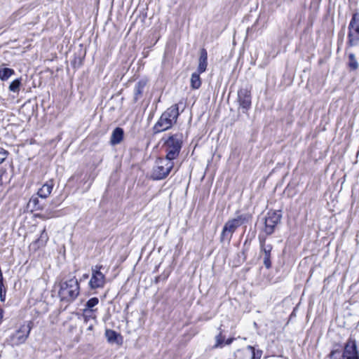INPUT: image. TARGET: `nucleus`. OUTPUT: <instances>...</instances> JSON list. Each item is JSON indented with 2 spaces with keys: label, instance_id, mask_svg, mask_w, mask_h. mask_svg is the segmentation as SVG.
Here are the masks:
<instances>
[{
  "label": "nucleus",
  "instance_id": "72a5a7b5",
  "mask_svg": "<svg viewBox=\"0 0 359 359\" xmlns=\"http://www.w3.org/2000/svg\"><path fill=\"white\" fill-rule=\"evenodd\" d=\"M88 276L87 274L83 275V278H87Z\"/></svg>",
  "mask_w": 359,
  "mask_h": 359
},
{
  "label": "nucleus",
  "instance_id": "1a4fd4ad",
  "mask_svg": "<svg viewBox=\"0 0 359 359\" xmlns=\"http://www.w3.org/2000/svg\"><path fill=\"white\" fill-rule=\"evenodd\" d=\"M341 359H359L356 343L354 339H349L347 341Z\"/></svg>",
  "mask_w": 359,
  "mask_h": 359
},
{
  "label": "nucleus",
  "instance_id": "a211bd4d",
  "mask_svg": "<svg viewBox=\"0 0 359 359\" xmlns=\"http://www.w3.org/2000/svg\"><path fill=\"white\" fill-rule=\"evenodd\" d=\"M99 303V299L97 297L90 298L85 304V308L83 309H86V311H90L95 312L96 311L95 306H96Z\"/></svg>",
  "mask_w": 359,
  "mask_h": 359
},
{
  "label": "nucleus",
  "instance_id": "5701e85b",
  "mask_svg": "<svg viewBox=\"0 0 359 359\" xmlns=\"http://www.w3.org/2000/svg\"><path fill=\"white\" fill-rule=\"evenodd\" d=\"M83 316L84 318V320L87 322V320L89 318H95V316L94 315V312L88 311H86V309H83Z\"/></svg>",
  "mask_w": 359,
  "mask_h": 359
},
{
  "label": "nucleus",
  "instance_id": "4be33fe9",
  "mask_svg": "<svg viewBox=\"0 0 359 359\" xmlns=\"http://www.w3.org/2000/svg\"><path fill=\"white\" fill-rule=\"evenodd\" d=\"M20 85H21V79H17L11 83V84L8 87L9 90L12 91L13 93H17L20 90Z\"/></svg>",
  "mask_w": 359,
  "mask_h": 359
},
{
  "label": "nucleus",
  "instance_id": "ddd939ff",
  "mask_svg": "<svg viewBox=\"0 0 359 359\" xmlns=\"http://www.w3.org/2000/svg\"><path fill=\"white\" fill-rule=\"evenodd\" d=\"M208 65V53L205 49H202L200 53L198 60V73L205 72Z\"/></svg>",
  "mask_w": 359,
  "mask_h": 359
},
{
  "label": "nucleus",
  "instance_id": "f704fd0d",
  "mask_svg": "<svg viewBox=\"0 0 359 359\" xmlns=\"http://www.w3.org/2000/svg\"><path fill=\"white\" fill-rule=\"evenodd\" d=\"M93 329V326L90 325L89 327H88V330H92Z\"/></svg>",
  "mask_w": 359,
  "mask_h": 359
},
{
  "label": "nucleus",
  "instance_id": "7ed1b4c3",
  "mask_svg": "<svg viewBox=\"0 0 359 359\" xmlns=\"http://www.w3.org/2000/svg\"><path fill=\"white\" fill-rule=\"evenodd\" d=\"M174 167L172 161L168 158H158L153 167L151 177L154 180L165 178Z\"/></svg>",
  "mask_w": 359,
  "mask_h": 359
},
{
  "label": "nucleus",
  "instance_id": "cd10ccee",
  "mask_svg": "<svg viewBox=\"0 0 359 359\" xmlns=\"http://www.w3.org/2000/svg\"><path fill=\"white\" fill-rule=\"evenodd\" d=\"M264 264L265 266L269 269L271 266L270 257H264Z\"/></svg>",
  "mask_w": 359,
  "mask_h": 359
},
{
  "label": "nucleus",
  "instance_id": "dca6fc26",
  "mask_svg": "<svg viewBox=\"0 0 359 359\" xmlns=\"http://www.w3.org/2000/svg\"><path fill=\"white\" fill-rule=\"evenodd\" d=\"M14 74L15 72L13 69L8 67L0 68V79L3 81H7Z\"/></svg>",
  "mask_w": 359,
  "mask_h": 359
},
{
  "label": "nucleus",
  "instance_id": "412c9836",
  "mask_svg": "<svg viewBox=\"0 0 359 359\" xmlns=\"http://www.w3.org/2000/svg\"><path fill=\"white\" fill-rule=\"evenodd\" d=\"M348 65L350 67V69L353 70H355L358 67V62L355 57V55L353 53H349L348 54Z\"/></svg>",
  "mask_w": 359,
  "mask_h": 359
},
{
  "label": "nucleus",
  "instance_id": "4468645a",
  "mask_svg": "<svg viewBox=\"0 0 359 359\" xmlns=\"http://www.w3.org/2000/svg\"><path fill=\"white\" fill-rule=\"evenodd\" d=\"M53 188L52 181L45 183L38 191L37 195L41 198H46L50 194Z\"/></svg>",
  "mask_w": 359,
  "mask_h": 359
},
{
  "label": "nucleus",
  "instance_id": "393cba45",
  "mask_svg": "<svg viewBox=\"0 0 359 359\" xmlns=\"http://www.w3.org/2000/svg\"><path fill=\"white\" fill-rule=\"evenodd\" d=\"M29 205H32L35 208H39V199L37 197L32 196L29 201Z\"/></svg>",
  "mask_w": 359,
  "mask_h": 359
},
{
  "label": "nucleus",
  "instance_id": "9b49d317",
  "mask_svg": "<svg viewBox=\"0 0 359 359\" xmlns=\"http://www.w3.org/2000/svg\"><path fill=\"white\" fill-rule=\"evenodd\" d=\"M48 241V236L46 233V229H43L41 231L40 237L30 244L29 250L35 252L39 248L44 247L46 245Z\"/></svg>",
  "mask_w": 359,
  "mask_h": 359
},
{
  "label": "nucleus",
  "instance_id": "a878e982",
  "mask_svg": "<svg viewBox=\"0 0 359 359\" xmlns=\"http://www.w3.org/2000/svg\"><path fill=\"white\" fill-rule=\"evenodd\" d=\"M7 156V152L4 150L0 151V164L2 163Z\"/></svg>",
  "mask_w": 359,
  "mask_h": 359
},
{
  "label": "nucleus",
  "instance_id": "7c9ffc66",
  "mask_svg": "<svg viewBox=\"0 0 359 359\" xmlns=\"http://www.w3.org/2000/svg\"><path fill=\"white\" fill-rule=\"evenodd\" d=\"M37 216H38L39 218L43 219H47V218H48L47 217H46V216H45V215H38Z\"/></svg>",
  "mask_w": 359,
  "mask_h": 359
},
{
  "label": "nucleus",
  "instance_id": "f3484780",
  "mask_svg": "<svg viewBox=\"0 0 359 359\" xmlns=\"http://www.w3.org/2000/svg\"><path fill=\"white\" fill-rule=\"evenodd\" d=\"M145 86L146 81H140L135 85L134 89V96L136 100L142 96Z\"/></svg>",
  "mask_w": 359,
  "mask_h": 359
},
{
  "label": "nucleus",
  "instance_id": "2f4dec72",
  "mask_svg": "<svg viewBox=\"0 0 359 359\" xmlns=\"http://www.w3.org/2000/svg\"><path fill=\"white\" fill-rule=\"evenodd\" d=\"M232 341H233V339H229L226 341L225 344L229 345L232 342Z\"/></svg>",
  "mask_w": 359,
  "mask_h": 359
},
{
  "label": "nucleus",
  "instance_id": "b1692460",
  "mask_svg": "<svg viewBox=\"0 0 359 359\" xmlns=\"http://www.w3.org/2000/svg\"><path fill=\"white\" fill-rule=\"evenodd\" d=\"M215 341H216V344L215 345V348L219 347L223 344V343L224 341V337L220 333L217 336H216Z\"/></svg>",
  "mask_w": 359,
  "mask_h": 359
},
{
  "label": "nucleus",
  "instance_id": "9d476101",
  "mask_svg": "<svg viewBox=\"0 0 359 359\" xmlns=\"http://www.w3.org/2000/svg\"><path fill=\"white\" fill-rule=\"evenodd\" d=\"M280 215L271 212L269 213L268 217L265 219L264 231L267 234H271L273 232L276 225L280 221Z\"/></svg>",
  "mask_w": 359,
  "mask_h": 359
},
{
  "label": "nucleus",
  "instance_id": "39448f33",
  "mask_svg": "<svg viewBox=\"0 0 359 359\" xmlns=\"http://www.w3.org/2000/svg\"><path fill=\"white\" fill-rule=\"evenodd\" d=\"M32 325L33 323L32 321H28L21 325L20 327L10 336L8 339L9 344L13 346L24 344L30 334Z\"/></svg>",
  "mask_w": 359,
  "mask_h": 359
},
{
  "label": "nucleus",
  "instance_id": "6e6552de",
  "mask_svg": "<svg viewBox=\"0 0 359 359\" xmlns=\"http://www.w3.org/2000/svg\"><path fill=\"white\" fill-rule=\"evenodd\" d=\"M348 40L351 45L359 43V13L353 15L348 25Z\"/></svg>",
  "mask_w": 359,
  "mask_h": 359
},
{
  "label": "nucleus",
  "instance_id": "f257e3e1",
  "mask_svg": "<svg viewBox=\"0 0 359 359\" xmlns=\"http://www.w3.org/2000/svg\"><path fill=\"white\" fill-rule=\"evenodd\" d=\"M178 116L179 108L177 104H174L169 107L162 114L155 124L154 127L155 133H161L170 128L176 123Z\"/></svg>",
  "mask_w": 359,
  "mask_h": 359
},
{
  "label": "nucleus",
  "instance_id": "2eb2a0df",
  "mask_svg": "<svg viewBox=\"0 0 359 359\" xmlns=\"http://www.w3.org/2000/svg\"><path fill=\"white\" fill-rule=\"evenodd\" d=\"M123 137V130L121 128H116L112 132L111 136V140L110 142L112 145H116L119 144Z\"/></svg>",
  "mask_w": 359,
  "mask_h": 359
},
{
  "label": "nucleus",
  "instance_id": "0eeeda50",
  "mask_svg": "<svg viewBox=\"0 0 359 359\" xmlns=\"http://www.w3.org/2000/svg\"><path fill=\"white\" fill-rule=\"evenodd\" d=\"M102 266L96 265L92 268V276L89 281L90 289L104 287L106 283L105 276L100 271Z\"/></svg>",
  "mask_w": 359,
  "mask_h": 359
},
{
  "label": "nucleus",
  "instance_id": "423d86ee",
  "mask_svg": "<svg viewBox=\"0 0 359 359\" xmlns=\"http://www.w3.org/2000/svg\"><path fill=\"white\" fill-rule=\"evenodd\" d=\"M182 144L181 135L176 134L170 136L165 142V151L167 152L166 158L171 161L175 159L179 156Z\"/></svg>",
  "mask_w": 359,
  "mask_h": 359
},
{
  "label": "nucleus",
  "instance_id": "20e7f679",
  "mask_svg": "<svg viewBox=\"0 0 359 359\" xmlns=\"http://www.w3.org/2000/svg\"><path fill=\"white\" fill-rule=\"evenodd\" d=\"M79 294V284L75 277L61 283L59 294L62 299L72 301Z\"/></svg>",
  "mask_w": 359,
  "mask_h": 359
},
{
  "label": "nucleus",
  "instance_id": "bb28decb",
  "mask_svg": "<svg viewBox=\"0 0 359 359\" xmlns=\"http://www.w3.org/2000/svg\"><path fill=\"white\" fill-rule=\"evenodd\" d=\"M271 246L269 245V246H266V247H264L263 248V251H264V257H270V252L271 251Z\"/></svg>",
  "mask_w": 359,
  "mask_h": 359
},
{
  "label": "nucleus",
  "instance_id": "473e14b6",
  "mask_svg": "<svg viewBox=\"0 0 359 359\" xmlns=\"http://www.w3.org/2000/svg\"><path fill=\"white\" fill-rule=\"evenodd\" d=\"M248 348L250 349L253 353V355H255V350H254V348L252 346H248Z\"/></svg>",
  "mask_w": 359,
  "mask_h": 359
},
{
  "label": "nucleus",
  "instance_id": "6ab92c4d",
  "mask_svg": "<svg viewBox=\"0 0 359 359\" xmlns=\"http://www.w3.org/2000/svg\"><path fill=\"white\" fill-rule=\"evenodd\" d=\"M200 73H193L191 77V86L193 89H198L201 85Z\"/></svg>",
  "mask_w": 359,
  "mask_h": 359
},
{
  "label": "nucleus",
  "instance_id": "f8f14e48",
  "mask_svg": "<svg viewBox=\"0 0 359 359\" xmlns=\"http://www.w3.org/2000/svg\"><path fill=\"white\" fill-rule=\"evenodd\" d=\"M238 100L241 107L243 109L247 111L250 107L251 96L250 93L248 90H243L238 93Z\"/></svg>",
  "mask_w": 359,
  "mask_h": 359
},
{
  "label": "nucleus",
  "instance_id": "c756f323",
  "mask_svg": "<svg viewBox=\"0 0 359 359\" xmlns=\"http://www.w3.org/2000/svg\"><path fill=\"white\" fill-rule=\"evenodd\" d=\"M4 318V311L0 309V323H1Z\"/></svg>",
  "mask_w": 359,
  "mask_h": 359
},
{
  "label": "nucleus",
  "instance_id": "c85d7f7f",
  "mask_svg": "<svg viewBox=\"0 0 359 359\" xmlns=\"http://www.w3.org/2000/svg\"><path fill=\"white\" fill-rule=\"evenodd\" d=\"M3 284L0 285V299L1 302L5 301V297H6V291H4L3 294Z\"/></svg>",
  "mask_w": 359,
  "mask_h": 359
},
{
  "label": "nucleus",
  "instance_id": "aec40b11",
  "mask_svg": "<svg viewBox=\"0 0 359 359\" xmlns=\"http://www.w3.org/2000/svg\"><path fill=\"white\" fill-rule=\"evenodd\" d=\"M105 337L109 343H114L116 341L118 334L112 330H107Z\"/></svg>",
  "mask_w": 359,
  "mask_h": 359
},
{
  "label": "nucleus",
  "instance_id": "f03ea898",
  "mask_svg": "<svg viewBox=\"0 0 359 359\" xmlns=\"http://www.w3.org/2000/svg\"><path fill=\"white\" fill-rule=\"evenodd\" d=\"M249 216L248 215H241L235 218L229 219L224 225L220 236L221 242L229 243L233 233L237 228L248 221Z\"/></svg>",
  "mask_w": 359,
  "mask_h": 359
}]
</instances>
